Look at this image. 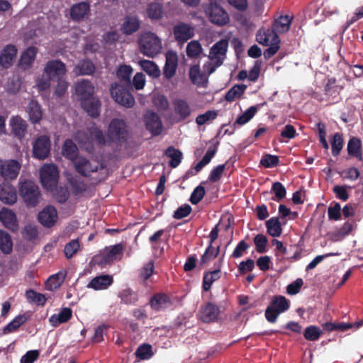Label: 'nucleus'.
Listing matches in <instances>:
<instances>
[{
  "label": "nucleus",
  "instance_id": "obj_23",
  "mask_svg": "<svg viewBox=\"0 0 363 363\" xmlns=\"http://www.w3.org/2000/svg\"><path fill=\"white\" fill-rule=\"evenodd\" d=\"M17 54V49L13 45H6L1 51L0 55V65L7 69L10 67Z\"/></svg>",
  "mask_w": 363,
  "mask_h": 363
},
{
  "label": "nucleus",
  "instance_id": "obj_15",
  "mask_svg": "<svg viewBox=\"0 0 363 363\" xmlns=\"http://www.w3.org/2000/svg\"><path fill=\"white\" fill-rule=\"evenodd\" d=\"M173 35L179 44H184L194 36V28L184 22L178 23L173 27Z\"/></svg>",
  "mask_w": 363,
  "mask_h": 363
},
{
  "label": "nucleus",
  "instance_id": "obj_14",
  "mask_svg": "<svg viewBox=\"0 0 363 363\" xmlns=\"http://www.w3.org/2000/svg\"><path fill=\"white\" fill-rule=\"evenodd\" d=\"M174 119L176 123H181L189 119L192 109L189 103L181 99L172 101Z\"/></svg>",
  "mask_w": 363,
  "mask_h": 363
},
{
  "label": "nucleus",
  "instance_id": "obj_27",
  "mask_svg": "<svg viewBox=\"0 0 363 363\" xmlns=\"http://www.w3.org/2000/svg\"><path fill=\"white\" fill-rule=\"evenodd\" d=\"M140 26V21L136 16H126L121 26V31L125 35H131L138 31Z\"/></svg>",
  "mask_w": 363,
  "mask_h": 363
},
{
  "label": "nucleus",
  "instance_id": "obj_52",
  "mask_svg": "<svg viewBox=\"0 0 363 363\" xmlns=\"http://www.w3.org/2000/svg\"><path fill=\"white\" fill-rule=\"evenodd\" d=\"M118 297L121 303L127 305H134L138 300V294L130 289L123 290Z\"/></svg>",
  "mask_w": 363,
  "mask_h": 363
},
{
  "label": "nucleus",
  "instance_id": "obj_6",
  "mask_svg": "<svg viewBox=\"0 0 363 363\" xmlns=\"http://www.w3.org/2000/svg\"><path fill=\"white\" fill-rule=\"evenodd\" d=\"M40 177L44 188L50 191L53 190L58 182L57 167L53 164H44L40 170Z\"/></svg>",
  "mask_w": 363,
  "mask_h": 363
},
{
  "label": "nucleus",
  "instance_id": "obj_55",
  "mask_svg": "<svg viewBox=\"0 0 363 363\" xmlns=\"http://www.w3.org/2000/svg\"><path fill=\"white\" fill-rule=\"evenodd\" d=\"M271 192L274 194V197H273L272 199L277 202L282 201L286 195V188L279 182H276L272 184Z\"/></svg>",
  "mask_w": 363,
  "mask_h": 363
},
{
  "label": "nucleus",
  "instance_id": "obj_49",
  "mask_svg": "<svg viewBox=\"0 0 363 363\" xmlns=\"http://www.w3.org/2000/svg\"><path fill=\"white\" fill-rule=\"evenodd\" d=\"M147 13L151 19H161L164 13L163 6L160 3H150L147 8Z\"/></svg>",
  "mask_w": 363,
  "mask_h": 363
},
{
  "label": "nucleus",
  "instance_id": "obj_8",
  "mask_svg": "<svg viewBox=\"0 0 363 363\" xmlns=\"http://www.w3.org/2000/svg\"><path fill=\"white\" fill-rule=\"evenodd\" d=\"M209 21L218 26H225L229 22L226 11L216 2H210L204 9Z\"/></svg>",
  "mask_w": 363,
  "mask_h": 363
},
{
  "label": "nucleus",
  "instance_id": "obj_25",
  "mask_svg": "<svg viewBox=\"0 0 363 363\" xmlns=\"http://www.w3.org/2000/svg\"><path fill=\"white\" fill-rule=\"evenodd\" d=\"M90 11V6L87 2H79L70 8V17L74 21H82Z\"/></svg>",
  "mask_w": 363,
  "mask_h": 363
},
{
  "label": "nucleus",
  "instance_id": "obj_1",
  "mask_svg": "<svg viewBox=\"0 0 363 363\" xmlns=\"http://www.w3.org/2000/svg\"><path fill=\"white\" fill-rule=\"evenodd\" d=\"M107 136L111 145L122 147L128 143L130 132L126 122L123 119L113 118L107 129Z\"/></svg>",
  "mask_w": 363,
  "mask_h": 363
},
{
  "label": "nucleus",
  "instance_id": "obj_16",
  "mask_svg": "<svg viewBox=\"0 0 363 363\" xmlns=\"http://www.w3.org/2000/svg\"><path fill=\"white\" fill-rule=\"evenodd\" d=\"M256 39L259 44L265 46L281 41L278 34L272 28H260L257 33Z\"/></svg>",
  "mask_w": 363,
  "mask_h": 363
},
{
  "label": "nucleus",
  "instance_id": "obj_29",
  "mask_svg": "<svg viewBox=\"0 0 363 363\" xmlns=\"http://www.w3.org/2000/svg\"><path fill=\"white\" fill-rule=\"evenodd\" d=\"M72 317V310L70 308H62L58 314H53L49 318V322L53 327L68 322Z\"/></svg>",
  "mask_w": 363,
  "mask_h": 363
},
{
  "label": "nucleus",
  "instance_id": "obj_3",
  "mask_svg": "<svg viewBox=\"0 0 363 363\" xmlns=\"http://www.w3.org/2000/svg\"><path fill=\"white\" fill-rule=\"evenodd\" d=\"M138 44L141 53L149 57H155L162 49L160 39L151 32L142 34L139 38Z\"/></svg>",
  "mask_w": 363,
  "mask_h": 363
},
{
  "label": "nucleus",
  "instance_id": "obj_64",
  "mask_svg": "<svg viewBox=\"0 0 363 363\" xmlns=\"http://www.w3.org/2000/svg\"><path fill=\"white\" fill-rule=\"evenodd\" d=\"M225 169V164H222L214 167L210 172L208 180L211 182H216L220 179Z\"/></svg>",
  "mask_w": 363,
  "mask_h": 363
},
{
  "label": "nucleus",
  "instance_id": "obj_11",
  "mask_svg": "<svg viewBox=\"0 0 363 363\" xmlns=\"http://www.w3.org/2000/svg\"><path fill=\"white\" fill-rule=\"evenodd\" d=\"M21 168V164L16 160L0 159V177L5 181L16 179Z\"/></svg>",
  "mask_w": 363,
  "mask_h": 363
},
{
  "label": "nucleus",
  "instance_id": "obj_5",
  "mask_svg": "<svg viewBox=\"0 0 363 363\" xmlns=\"http://www.w3.org/2000/svg\"><path fill=\"white\" fill-rule=\"evenodd\" d=\"M74 169L77 173L83 177H90L92 173L105 169V165L95 160H89L84 156H79L73 162Z\"/></svg>",
  "mask_w": 363,
  "mask_h": 363
},
{
  "label": "nucleus",
  "instance_id": "obj_37",
  "mask_svg": "<svg viewBox=\"0 0 363 363\" xmlns=\"http://www.w3.org/2000/svg\"><path fill=\"white\" fill-rule=\"evenodd\" d=\"M267 233L273 238L279 237L282 233V226L278 217H272L265 223Z\"/></svg>",
  "mask_w": 363,
  "mask_h": 363
},
{
  "label": "nucleus",
  "instance_id": "obj_48",
  "mask_svg": "<svg viewBox=\"0 0 363 363\" xmlns=\"http://www.w3.org/2000/svg\"><path fill=\"white\" fill-rule=\"evenodd\" d=\"M135 355L140 360L150 359L154 355L152 345L147 343L140 345L137 348Z\"/></svg>",
  "mask_w": 363,
  "mask_h": 363
},
{
  "label": "nucleus",
  "instance_id": "obj_26",
  "mask_svg": "<svg viewBox=\"0 0 363 363\" xmlns=\"http://www.w3.org/2000/svg\"><path fill=\"white\" fill-rule=\"evenodd\" d=\"M10 125L13 135L19 139L23 138L27 130V123L19 116H12L10 119Z\"/></svg>",
  "mask_w": 363,
  "mask_h": 363
},
{
  "label": "nucleus",
  "instance_id": "obj_50",
  "mask_svg": "<svg viewBox=\"0 0 363 363\" xmlns=\"http://www.w3.org/2000/svg\"><path fill=\"white\" fill-rule=\"evenodd\" d=\"M26 297L30 303H36L40 306H44L47 301L44 294L38 293L33 289L26 291Z\"/></svg>",
  "mask_w": 363,
  "mask_h": 363
},
{
  "label": "nucleus",
  "instance_id": "obj_54",
  "mask_svg": "<svg viewBox=\"0 0 363 363\" xmlns=\"http://www.w3.org/2000/svg\"><path fill=\"white\" fill-rule=\"evenodd\" d=\"M257 108L256 106H250L242 115H240L233 123V126L242 125L249 122L256 114Z\"/></svg>",
  "mask_w": 363,
  "mask_h": 363
},
{
  "label": "nucleus",
  "instance_id": "obj_39",
  "mask_svg": "<svg viewBox=\"0 0 363 363\" xmlns=\"http://www.w3.org/2000/svg\"><path fill=\"white\" fill-rule=\"evenodd\" d=\"M165 155L171 160L169 162V167L176 168L179 165L182 160V152L174 148L173 146L168 147L165 150Z\"/></svg>",
  "mask_w": 363,
  "mask_h": 363
},
{
  "label": "nucleus",
  "instance_id": "obj_38",
  "mask_svg": "<svg viewBox=\"0 0 363 363\" xmlns=\"http://www.w3.org/2000/svg\"><path fill=\"white\" fill-rule=\"evenodd\" d=\"M169 297L165 294H156L150 301V306L155 311H160L170 303Z\"/></svg>",
  "mask_w": 363,
  "mask_h": 363
},
{
  "label": "nucleus",
  "instance_id": "obj_62",
  "mask_svg": "<svg viewBox=\"0 0 363 363\" xmlns=\"http://www.w3.org/2000/svg\"><path fill=\"white\" fill-rule=\"evenodd\" d=\"M336 79L330 78L325 86V94L328 96H333L334 98L339 95V90L340 89L336 84Z\"/></svg>",
  "mask_w": 363,
  "mask_h": 363
},
{
  "label": "nucleus",
  "instance_id": "obj_13",
  "mask_svg": "<svg viewBox=\"0 0 363 363\" xmlns=\"http://www.w3.org/2000/svg\"><path fill=\"white\" fill-rule=\"evenodd\" d=\"M143 121L146 129L153 135L157 136L162 133V123L159 115L152 110H147L144 114Z\"/></svg>",
  "mask_w": 363,
  "mask_h": 363
},
{
  "label": "nucleus",
  "instance_id": "obj_42",
  "mask_svg": "<svg viewBox=\"0 0 363 363\" xmlns=\"http://www.w3.org/2000/svg\"><path fill=\"white\" fill-rule=\"evenodd\" d=\"M90 137L94 140L96 143L100 146H111V143L108 141V138L104 135L103 131L99 128L95 127L89 130Z\"/></svg>",
  "mask_w": 363,
  "mask_h": 363
},
{
  "label": "nucleus",
  "instance_id": "obj_7",
  "mask_svg": "<svg viewBox=\"0 0 363 363\" xmlns=\"http://www.w3.org/2000/svg\"><path fill=\"white\" fill-rule=\"evenodd\" d=\"M110 91L112 98L118 104L125 108H132L134 106V96L126 87L115 83L111 84Z\"/></svg>",
  "mask_w": 363,
  "mask_h": 363
},
{
  "label": "nucleus",
  "instance_id": "obj_28",
  "mask_svg": "<svg viewBox=\"0 0 363 363\" xmlns=\"http://www.w3.org/2000/svg\"><path fill=\"white\" fill-rule=\"evenodd\" d=\"M347 150L350 156L357 158L359 161L363 160L362 141L359 138L352 137L349 140Z\"/></svg>",
  "mask_w": 363,
  "mask_h": 363
},
{
  "label": "nucleus",
  "instance_id": "obj_18",
  "mask_svg": "<svg viewBox=\"0 0 363 363\" xmlns=\"http://www.w3.org/2000/svg\"><path fill=\"white\" fill-rule=\"evenodd\" d=\"M220 314V309L216 305L208 302L201 307L199 313L200 319L204 323L216 321Z\"/></svg>",
  "mask_w": 363,
  "mask_h": 363
},
{
  "label": "nucleus",
  "instance_id": "obj_17",
  "mask_svg": "<svg viewBox=\"0 0 363 363\" xmlns=\"http://www.w3.org/2000/svg\"><path fill=\"white\" fill-rule=\"evenodd\" d=\"M38 221L43 225L50 228L55 225L57 219V210L51 206H48L38 213Z\"/></svg>",
  "mask_w": 363,
  "mask_h": 363
},
{
  "label": "nucleus",
  "instance_id": "obj_4",
  "mask_svg": "<svg viewBox=\"0 0 363 363\" xmlns=\"http://www.w3.org/2000/svg\"><path fill=\"white\" fill-rule=\"evenodd\" d=\"M289 301L283 296H274L272 297L269 305L265 310V318L268 322L274 323L279 314L289 308Z\"/></svg>",
  "mask_w": 363,
  "mask_h": 363
},
{
  "label": "nucleus",
  "instance_id": "obj_12",
  "mask_svg": "<svg viewBox=\"0 0 363 363\" xmlns=\"http://www.w3.org/2000/svg\"><path fill=\"white\" fill-rule=\"evenodd\" d=\"M66 72L65 64L59 60H49L44 68V74L52 81L64 78Z\"/></svg>",
  "mask_w": 363,
  "mask_h": 363
},
{
  "label": "nucleus",
  "instance_id": "obj_40",
  "mask_svg": "<svg viewBox=\"0 0 363 363\" xmlns=\"http://www.w3.org/2000/svg\"><path fill=\"white\" fill-rule=\"evenodd\" d=\"M220 277V270L215 269L211 272H207L203 274L202 288L204 291H208L213 283L218 280Z\"/></svg>",
  "mask_w": 363,
  "mask_h": 363
},
{
  "label": "nucleus",
  "instance_id": "obj_10",
  "mask_svg": "<svg viewBox=\"0 0 363 363\" xmlns=\"http://www.w3.org/2000/svg\"><path fill=\"white\" fill-rule=\"evenodd\" d=\"M51 150V140L49 136L43 135L38 137L33 143V157L44 160L49 157Z\"/></svg>",
  "mask_w": 363,
  "mask_h": 363
},
{
  "label": "nucleus",
  "instance_id": "obj_60",
  "mask_svg": "<svg viewBox=\"0 0 363 363\" xmlns=\"http://www.w3.org/2000/svg\"><path fill=\"white\" fill-rule=\"evenodd\" d=\"M279 157L270 154L264 155L260 160V164L266 168H272L276 167L279 164Z\"/></svg>",
  "mask_w": 363,
  "mask_h": 363
},
{
  "label": "nucleus",
  "instance_id": "obj_2",
  "mask_svg": "<svg viewBox=\"0 0 363 363\" xmlns=\"http://www.w3.org/2000/svg\"><path fill=\"white\" fill-rule=\"evenodd\" d=\"M19 196L28 207H35L40 202L41 193L38 186L31 180L20 181Z\"/></svg>",
  "mask_w": 363,
  "mask_h": 363
},
{
  "label": "nucleus",
  "instance_id": "obj_34",
  "mask_svg": "<svg viewBox=\"0 0 363 363\" xmlns=\"http://www.w3.org/2000/svg\"><path fill=\"white\" fill-rule=\"evenodd\" d=\"M62 152L64 157L70 160L72 163L76 160L78 155V148L76 144L71 140L67 139L62 145Z\"/></svg>",
  "mask_w": 363,
  "mask_h": 363
},
{
  "label": "nucleus",
  "instance_id": "obj_22",
  "mask_svg": "<svg viewBox=\"0 0 363 363\" xmlns=\"http://www.w3.org/2000/svg\"><path fill=\"white\" fill-rule=\"evenodd\" d=\"M113 283L111 275L102 274L93 278L88 284L87 287L96 291L107 289Z\"/></svg>",
  "mask_w": 363,
  "mask_h": 363
},
{
  "label": "nucleus",
  "instance_id": "obj_41",
  "mask_svg": "<svg viewBox=\"0 0 363 363\" xmlns=\"http://www.w3.org/2000/svg\"><path fill=\"white\" fill-rule=\"evenodd\" d=\"M189 79L194 84L201 86L206 82V77L201 72L199 65H195L189 69Z\"/></svg>",
  "mask_w": 363,
  "mask_h": 363
},
{
  "label": "nucleus",
  "instance_id": "obj_63",
  "mask_svg": "<svg viewBox=\"0 0 363 363\" xmlns=\"http://www.w3.org/2000/svg\"><path fill=\"white\" fill-rule=\"evenodd\" d=\"M321 334V330L316 326H308L306 328L304 332V337L309 341L317 340Z\"/></svg>",
  "mask_w": 363,
  "mask_h": 363
},
{
  "label": "nucleus",
  "instance_id": "obj_20",
  "mask_svg": "<svg viewBox=\"0 0 363 363\" xmlns=\"http://www.w3.org/2000/svg\"><path fill=\"white\" fill-rule=\"evenodd\" d=\"M0 201L5 204L13 205L17 201L16 188L8 183L0 184Z\"/></svg>",
  "mask_w": 363,
  "mask_h": 363
},
{
  "label": "nucleus",
  "instance_id": "obj_21",
  "mask_svg": "<svg viewBox=\"0 0 363 363\" xmlns=\"http://www.w3.org/2000/svg\"><path fill=\"white\" fill-rule=\"evenodd\" d=\"M82 108L92 118H96L100 114L101 102L99 99L93 96L83 99L81 101Z\"/></svg>",
  "mask_w": 363,
  "mask_h": 363
},
{
  "label": "nucleus",
  "instance_id": "obj_33",
  "mask_svg": "<svg viewBox=\"0 0 363 363\" xmlns=\"http://www.w3.org/2000/svg\"><path fill=\"white\" fill-rule=\"evenodd\" d=\"M0 220L9 229L14 230L17 228L16 216L11 210L3 208L0 211Z\"/></svg>",
  "mask_w": 363,
  "mask_h": 363
},
{
  "label": "nucleus",
  "instance_id": "obj_35",
  "mask_svg": "<svg viewBox=\"0 0 363 363\" xmlns=\"http://www.w3.org/2000/svg\"><path fill=\"white\" fill-rule=\"evenodd\" d=\"M96 67L89 60H81L74 68L73 72L77 76L90 75L95 72Z\"/></svg>",
  "mask_w": 363,
  "mask_h": 363
},
{
  "label": "nucleus",
  "instance_id": "obj_59",
  "mask_svg": "<svg viewBox=\"0 0 363 363\" xmlns=\"http://www.w3.org/2000/svg\"><path fill=\"white\" fill-rule=\"evenodd\" d=\"M267 238L263 234H257L254 238V244L257 252L259 253H264L267 252Z\"/></svg>",
  "mask_w": 363,
  "mask_h": 363
},
{
  "label": "nucleus",
  "instance_id": "obj_9",
  "mask_svg": "<svg viewBox=\"0 0 363 363\" xmlns=\"http://www.w3.org/2000/svg\"><path fill=\"white\" fill-rule=\"evenodd\" d=\"M228 47V43L226 40H220L215 43L210 50L208 57L213 61L214 66L209 69V74L213 73L216 68L220 67L225 57Z\"/></svg>",
  "mask_w": 363,
  "mask_h": 363
},
{
  "label": "nucleus",
  "instance_id": "obj_45",
  "mask_svg": "<svg viewBox=\"0 0 363 363\" xmlns=\"http://www.w3.org/2000/svg\"><path fill=\"white\" fill-rule=\"evenodd\" d=\"M133 69L130 65H123L119 67L117 71V77L128 87H132L130 77Z\"/></svg>",
  "mask_w": 363,
  "mask_h": 363
},
{
  "label": "nucleus",
  "instance_id": "obj_31",
  "mask_svg": "<svg viewBox=\"0 0 363 363\" xmlns=\"http://www.w3.org/2000/svg\"><path fill=\"white\" fill-rule=\"evenodd\" d=\"M38 50L34 46L28 47L22 54L19 60V66L26 69L33 63Z\"/></svg>",
  "mask_w": 363,
  "mask_h": 363
},
{
  "label": "nucleus",
  "instance_id": "obj_46",
  "mask_svg": "<svg viewBox=\"0 0 363 363\" xmlns=\"http://www.w3.org/2000/svg\"><path fill=\"white\" fill-rule=\"evenodd\" d=\"M247 89L245 84H235L225 94V99L228 102H233L235 99L240 97Z\"/></svg>",
  "mask_w": 363,
  "mask_h": 363
},
{
  "label": "nucleus",
  "instance_id": "obj_53",
  "mask_svg": "<svg viewBox=\"0 0 363 363\" xmlns=\"http://www.w3.org/2000/svg\"><path fill=\"white\" fill-rule=\"evenodd\" d=\"M202 46L198 40H192L187 44L186 55L189 58H198L202 53Z\"/></svg>",
  "mask_w": 363,
  "mask_h": 363
},
{
  "label": "nucleus",
  "instance_id": "obj_57",
  "mask_svg": "<svg viewBox=\"0 0 363 363\" xmlns=\"http://www.w3.org/2000/svg\"><path fill=\"white\" fill-rule=\"evenodd\" d=\"M80 244L78 239L72 240L65 246L64 252L66 258L70 259L79 250Z\"/></svg>",
  "mask_w": 363,
  "mask_h": 363
},
{
  "label": "nucleus",
  "instance_id": "obj_56",
  "mask_svg": "<svg viewBox=\"0 0 363 363\" xmlns=\"http://www.w3.org/2000/svg\"><path fill=\"white\" fill-rule=\"evenodd\" d=\"M204 183L205 182H202L201 184L196 186L192 191L189 201L193 205L198 204L203 199L206 194V190L202 184Z\"/></svg>",
  "mask_w": 363,
  "mask_h": 363
},
{
  "label": "nucleus",
  "instance_id": "obj_19",
  "mask_svg": "<svg viewBox=\"0 0 363 363\" xmlns=\"http://www.w3.org/2000/svg\"><path fill=\"white\" fill-rule=\"evenodd\" d=\"M178 65V57L175 52L168 51L166 54V62L163 68L164 77L168 79L172 78L176 73Z\"/></svg>",
  "mask_w": 363,
  "mask_h": 363
},
{
  "label": "nucleus",
  "instance_id": "obj_51",
  "mask_svg": "<svg viewBox=\"0 0 363 363\" xmlns=\"http://www.w3.org/2000/svg\"><path fill=\"white\" fill-rule=\"evenodd\" d=\"M13 242L10 235L0 230V250L4 254H9L12 251Z\"/></svg>",
  "mask_w": 363,
  "mask_h": 363
},
{
  "label": "nucleus",
  "instance_id": "obj_61",
  "mask_svg": "<svg viewBox=\"0 0 363 363\" xmlns=\"http://www.w3.org/2000/svg\"><path fill=\"white\" fill-rule=\"evenodd\" d=\"M353 324L352 323H326L323 325V328L328 331H345L350 328L353 327Z\"/></svg>",
  "mask_w": 363,
  "mask_h": 363
},
{
  "label": "nucleus",
  "instance_id": "obj_44",
  "mask_svg": "<svg viewBox=\"0 0 363 363\" xmlns=\"http://www.w3.org/2000/svg\"><path fill=\"white\" fill-rule=\"evenodd\" d=\"M28 320L26 315H18L9 323L3 329L4 334L13 333L18 329L23 324Z\"/></svg>",
  "mask_w": 363,
  "mask_h": 363
},
{
  "label": "nucleus",
  "instance_id": "obj_43",
  "mask_svg": "<svg viewBox=\"0 0 363 363\" xmlns=\"http://www.w3.org/2000/svg\"><path fill=\"white\" fill-rule=\"evenodd\" d=\"M139 64L142 69L150 77L157 78L160 76V70L153 61L143 60L140 61Z\"/></svg>",
  "mask_w": 363,
  "mask_h": 363
},
{
  "label": "nucleus",
  "instance_id": "obj_30",
  "mask_svg": "<svg viewBox=\"0 0 363 363\" xmlns=\"http://www.w3.org/2000/svg\"><path fill=\"white\" fill-rule=\"evenodd\" d=\"M76 93L80 96V101L94 96V87L89 80H82L76 84Z\"/></svg>",
  "mask_w": 363,
  "mask_h": 363
},
{
  "label": "nucleus",
  "instance_id": "obj_32",
  "mask_svg": "<svg viewBox=\"0 0 363 363\" xmlns=\"http://www.w3.org/2000/svg\"><path fill=\"white\" fill-rule=\"evenodd\" d=\"M292 18L289 15L280 16L274 19L272 28L277 34L286 33L290 28Z\"/></svg>",
  "mask_w": 363,
  "mask_h": 363
},
{
  "label": "nucleus",
  "instance_id": "obj_47",
  "mask_svg": "<svg viewBox=\"0 0 363 363\" xmlns=\"http://www.w3.org/2000/svg\"><path fill=\"white\" fill-rule=\"evenodd\" d=\"M330 145L333 155L334 157L338 156L344 145L342 134L340 133H335L330 139Z\"/></svg>",
  "mask_w": 363,
  "mask_h": 363
},
{
  "label": "nucleus",
  "instance_id": "obj_58",
  "mask_svg": "<svg viewBox=\"0 0 363 363\" xmlns=\"http://www.w3.org/2000/svg\"><path fill=\"white\" fill-rule=\"evenodd\" d=\"M65 277L60 274H55L49 277L46 281V287L48 290L52 291L59 288L63 282Z\"/></svg>",
  "mask_w": 363,
  "mask_h": 363
},
{
  "label": "nucleus",
  "instance_id": "obj_36",
  "mask_svg": "<svg viewBox=\"0 0 363 363\" xmlns=\"http://www.w3.org/2000/svg\"><path fill=\"white\" fill-rule=\"evenodd\" d=\"M29 119L33 123H38L42 118L41 106L35 100H31L27 107Z\"/></svg>",
  "mask_w": 363,
  "mask_h": 363
},
{
  "label": "nucleus",
  "instance_id": "obj_24",
  "mask_svg": "<svg viewBox=\"0 0 363 363\" xmlns=\"http://www.w3.org/2000/svg\"><path fill=\"white\" fill-rule=\"evenodd\" d=\"M124 247L122 244L113 245L108 250L104 252L102 255L101 264H107L113 262L120 259L123 255Z\"/></svg>",
  "mask_w": 363,
  "mask_h": 363
}]
</instances>
